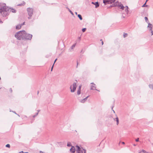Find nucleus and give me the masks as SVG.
<instances>
[{
  "instance_id": "f257e3e1",
  "label": "nucleus",
  "mask_w": 153,
  "mask_h": 153,
  "mask_svg": "<svg viewBox=\"0 0 153 153\" xmlns=\"http://www.w3.org/2000/svg\"><path fill=\"white\" fill-rule=\"evenodd\" d=\"M10 12V10L6 7L5 4L0 3V13L3 16L8 15Z\"/></svg>"
},
{
  "instance_id": "f03ea898",
  "label": "nucleus",
  "mask_w": 153,
  "mask_h": 153,
  "mask_svg": "<svg viewBox=\"0 0 153 153\" xmlns=\"http://www.w3.org/2000/svg\"><path fill=\"white\" fill-rule=\"evenodd\" d=\"M25 32V31L24 30L19 31L16 33L15 36L18 40H24V35Z\"/></svg>"
},
{
  "instance_id": "7ed1b4c3",
  "label": "nucleus",
  "mask_w": 153,
  "mask_h": 153,
  "mask_svg": "<svg viewBox=\"0 0 153 153\" xmlns=\"http://www.w3.org/2000/svg\"><path fill=\"white\" fill-rule=\"evenodd\" d=\"M27 10L28 15L29 16L28 19H31V17L33 14V9L32 8L28 7L27 8Z\"/></svg>"
},
{
  "instance_id": "20e7f679",
  "label": "nucleus",
  "mask_w": 153,
  "mask_h": 153,
  "mask_svg": "<svg viewBox=\"0 0 153 153\" xmlns=\"http://www.w3.org/2000/svg\"><path fill=\"white\" fill-rule=\"evenodd\" d=\"M116 6H118L120 7V8L123 10L124 7L123 5L121 3H119L118 1L116 2L115 3L111 5L110 6L111 7H114Z\"/></svg>"
},
{
  "instance_id": "39448f33",
  "label": "nucleus",
  "mask_w": 153,
  "mask_h": 153,
  "mask_svg": "<svg viewBox=\"0 0 153 153\" xmlns=\"http://www.w3.org/2000/svg\"><path fill=\"white\" fill-rule=\"evenodd\" d=\"M24 34V40L25 39L27 40H31L32 37V34L27 33L26 32Z\"/></svg>"
},
{
  "instance_id": "423d86ee",
  "label": "nucleus",
  "mask_w": 153,
  "mask_h": 153,
  "mask_svg": "<svg viewBox=\"0 0 153 153\" xmlns=\"http://www.w3.org/2000/svg\"><path fill=\"white\" fill-rule=\"evenodd\" d=\"M76 83L74 82L73 84V85H71L70 87V89H71V92H74L76 88Z\"/></svg>"
},
{
  "instance_id": "0eeeda50",
  "label": "nucleus",
  "mask_w": 153,
  "mask_h": 153,
  "mask_svg": "<svg viewBox=\"0 0 153 153\" xmlns=\"http://www.w3.org/2000/svg\"><path fill=\"white\" fill-rule=\"evenodd\" d=\"M116 0H103V3L105 5L112 4Z\"/></svg>"
},
{
  "instance_id": "6e6552de",
  "label": "nucleus",
  "mask_w": 153,
  "mask_h": 153,
  "mask_svg": "<svg viewBox=\"0 0 153 153\" xmlns=\"http://www.w3.org/2000/svg\"><path fill=\"white\" fill-rule=\"evenodd\" d=\"M91 84H93L94 85H91V90H95L97 91H99V90H98L97 89H96V86L95 84H94V83L93 82H92L91 83Z\"/></svg>"
},
{
  "instance_id": "1a4fd4ad",
  "label": "nucleus",
  "mask_w": 153,
  "mask_h": 153,
  "mask_svg": "<svg viewBox=\"0 0 153 153\" xmlns=\"http://www.w3.org/2000/svg\"><path fill=\"white\" fill-rule=\"evenodd\" d=\"M76 147L77 148L76 152L83 153V151L81 150L80 148L78 145H76Z\"/></svg>"
},
{
  "instance_id": "9d476101",
  "label": "nucleus",
  "mask_w": 153,
  "mask_h": 153,
  "mask_svg": "<svg viewBox=\"0 0 153 153\" xmlns=\"http://www.w3.org/2000/svg\"><path fill=\"white\" fill-rule=\"evenodd\" d=\"M91 4L95 5V8H97L99 6V4L98 2H92Z\"/></svg>"
},
{
  "instance_id": "9b49d317",
  "label": "nucleus",
  "mask_w": 153,
  "mask_h": 153,
  "mask_svg": "<svg viewBox=\"0 0 153 153\" xmlns=\"http://www.w3.org/2000/svg\"><path fill=\"white\" fill-rule=\"evenodd\" d=\"M70 151L72 153H74L75 152V148L74 146H71V148L70 149Z\"/></svg>"
},
{
  "instance_id": "f8f14e48",
  "label": "nucleus",
  "mask_w": 153,
  "mask_h": 153,
  "mask_svg": "<svg viewBox=\"0 0 153 153\" xmlns=\"http://www.w3.org/2000/svg\"><path fill=\"white\" fill-rule=\"evenodd\" d=\"M89 96L87 97H86L84 98L83 100H82L80 101V102L82 103H84L87 100Z\"/></svg>"
},
{
  "instance_id": "ddd939ff",
  "label": "nucleus",
  "mask_w": 153,
  "mask_h": 153,
  "mask_svg": "<svg viewBox=\"0 0 153 153\" xmlns=\"http://www.w3.org/2000/svg\"><path fill=\"white\" fill-rule=\"evenodd\" d=\"M148 27L149 28L150 30H152V25L149 22V23H148Z\"/></svg>"
},
{
  "instance_id": "4468645a",
  "label": "nucleus",
  "mask_w": 153,
  "mask_h": 153,
  "mask_svg": "<svg viewBox=\"0 0 153 153\" xmlns=\"http://www.w3.org/2000/svg\"><path fill=\"white\" fill-rule=\"evenodd\" d=\"M114 121H116L117 122V125H118L119 123V119L117 117L115 118L114 119Z\"/></svg>"
},
{
  "instance_id": "2eb2a0df",
  "label": "nucleus",
  "mask_w": 153,
  "mask_h": 153,
  "mask_svg": "<svg viewBox=\"0 0 153 153\" xmlns=\"http://www.w3.org/2000/svg\"><path fill=\"white\" fill-rule=\"evenodd\" d=\"M21 27V25L20 24H18L16 26V29H19Z\"/></svg>"
},
{
  "instance_id": "dca6fc26",
  "label": "nucleus",
  "mask_w": 153,
  "mask_h": 153,
  "mask_svg": "<svg viewBox=\"0 0 153 153\" xmlns=\"http://www.w3.org/2000/svg\"><path fill=\"white\" fill-rule=\"evenodd\" d=\"M126 8L125 9V11L126 13L127 14L128 13V6H126Z\"/></svg>"
},
{
  "instance_id": "f3484780",
  "label": "nucleus",
  "mask_w": 153,
  "mask_h": 153,
  "mask_svg": "<svg viewBox=\"0 0 153 153\" xmlns=\"http://www.w3.org/2000/svg\"><path fill=\"white\" fill-rule=\"evenodd\" d=\"M9 9L10 10V11H11L12 13H15L16 12V10H15L13 8H12V9L10 8V9Z\"/></svg>"
},
{
  "instance_id": "a211bd4d",
  "label": "nucleus",
  "mask_w": 153,
  "mask_h": 153,
  "mask_svg": "<svg viewBox=\"0 0 153 153\" xmlns=\"http://www.w3.org/2000/svg\"><path fill=\"white\" fill-rule=\"evenodd\" d=\"M144 19H145V20L146 22L147 23H149V21L148 19V18L147 17H144Z\"/></svg>"
},
{
  "instance_id": "6ab92c4d",
  "label": "nucleus",
  "mask_w": 153,
  "mask_h": 153,
  "mask_svg": "<svg viewBox=\"0 0 153 153\" xmlns=\"http://www.w3.org/2000/svg\"><path fill=\"white\" fill-rule=\"evenodd\" d=\"M77 16L80 20H81L82 19V16L80 14H78L77 15Z\"/></svg>"
},
{
  "instance_id": "aec40b11",
  "label": "nucleus",
  "mask_w": 153,
  "mask_h": 153,
  "mask_svg": "<svg viewBox=\"0 0 153 153\" xmlns=\"http://www.w3.org/2000/svg\"><path fill=\"white\" fill-rule=\"evenodd\" d=\"M149 87L153 90V84H150L149 85Z\"/></svg>"
},
{
  "instance_id": "412c9836",
  "label": "nucleus",
  "mask_w": 153,
  "mask_h": 153,
  "mask_svg": "<svg viewBox=\"0 0 153 153\" xmlns=\"http://www.w3.org/2000/svg\"><path fill=\"white\" fill-rule=\"evenodd\" d=\"M80 93H81V91L80 90V89H78V91H77V95H79L80 94Z\"/></svg>"
},
{
  "instance_id": "4be33fe9",
  "label": "nucleus",
  "mask_w": 153,
  "mask_h": 153,
  "mask_svg": "<svg viewBox=\"0 0 153 153\" xmlns=\"http://www.w3.org/2000/svg\"><path fill=\"white\" fill-rule=\"evenodd\" d=\"M76 45V44H74L71 47V49H73L75 46V45Z\"/></svg>"
},
{
  "instance_id": "5701e85b",
  "label": "nucleus",
  "mask_w": 153,
  "mask_h": 153,
  "mask_svg": "<svg viewBox=\"0 0 153 153\" xmlns=\"http://www.w3.org/2000/svg\"><path fill=\"white\" fill-rule=\"evenodd\" d=\"M67 146L68 147L71 146V143L70 142H68L67 143Z\"/></svg>"
},
{
  "instance_id": "b1692460",
  "label": "nucleus",
  "mask_w": 153,
  "mask_h": 153,
  "mask_svg": "<svg viewBox=\"0 0 153 153\" xmlns=\"http://www.w3.org/2000/svg\"><path fill=\"white\" fill-rule=\"evenodd\" d=\"M68 11L73 16L74 15L73 12L70 9H68Z\"/></svg>"
},
{
  "instance_id": "393cba45",
  "label": "nucleus",
  "mask_w": 153,
  "mask_h": 153,
  "mask_svg": "<svg viewBox=\"0 0 153 153\" xmlns=\"http://www.w3.org/2000/svg\"><path fill=\"white\" fill-rule=\"evenodd\" d=\"M86 28H83L82 29V32H84L86 31Z\"/></svg>"
},
{
  "instance_id": "a878e982",
  "label": "nucleus",
  "mask_w": 153,
  "mask_h": 153,
  "mask_svg": "<svg viewBox=\"0 0 153 153\" xmlns=\"http://www.w3.org/2000/svg\"><path fill=\"white\" fill-rule=\"evenodd\" d=\"M6 147H7V148H10V145L9 144H7L6 145Z\"/></svg>"
},
{
  "instance_id": "bb28decb",
  "label": "nucleus",
  "mask_w": 153,
  "mask_h": 153,
  "mask_svg": "<svg viewBox=\"0 0 153 153\" xmlns=\"http://www.w3.org/2000/svg\"><path fill=\"white\" fill-rule=\"evenodd\" d=\"M128 35V34L127 33H124L123 34V37L124 38H125Z\"/></svg>"
},
{
  "instance_id": "cd10ccee",
  "label": "nucleus",
  "mask_w": 153,
  "mask_h": 153,
  "mask_svg": "<svg viewBox=\"0 0 153 153\" xmlns=\"http://www.w3.org/2000/svg\"><path fill=\"white\" fill-rule=\"evenodd\" d=\"M149 6L146 4H144V7H148Z\"/></svg>"
},
{
  "instance_id": "c85d7f7f",
  "label": "nucleus",
  "mask_w": 153,
  "mask_h": 153,
  "mask_svg": "<svg viewBox=\"0 0 153 153\" xmlns=\"http://www.w3.org/2000/svg\"><path fill=\"white\" fill-rule=\"evenodd\" d=\"M25 22H24L20 25H21V26H22L24 25L25 24Z\"/></svg>"
},
{
  "instance_id": "c756f323",
  "label": "nucleus",
  "mask_w": 153,
  "mask_h": 153,
  "mask_svg": "<svg viewBox=\"0 0 153 153\" xmlns=\"http://www.w3.org/2000/svg\"><path fill=\"white\" fill-rule=\"evenodd\" d=\"M19 153H29L28 152H24L23 151H21L19 152Z\"/></svg>"
},
{
  "instance_id": "7c9ffc66",
  "label": "nucleus",
  "mask_w": 153,
  "mask_h": 153,
  "mask_svg": "<svg viewBox=\"0 0 153 153\" xmlns=\"http://www.w3.org/2000/svg\"><path fill=\"white\" fill-rule=\"evenodd\" d=\"M139 140V138H137L135 140V141L136 142H138Z\"/></svg>"
},
{
  "instance_id": "2f4dec72",
  "label": "nucleus",
  "mask_w": 153,
  "mask_h": 153,
  "mask_svg": "<svg viewBox=\"0 0 153 153\" xmlns=\"http://www.w3.org/2000/svg\"><path fill=\"white\" fill-rule=\"evenodd\" d=\"M53 65H54V64H53V66H52V67H51V71H52V70H53Z\"/></svg>"
},
{
  "instance_id": "473e14b6",
  "label": "nucleus",
  "mask_w": 153,
  "mask_h": 153,
  "mask_svg": "<svg viewBox=\"0 0 153 153\" xmlns=\"http://www.w3.org/2000/svg\"><path fill=\"white\" fill-rule=\"evenodd\" d=\"M10 91L11 92V93H12V88H10Z\"/></svg>"
},
{
  "instance_id": "72a5a7b5",
  "label": "nucleus",
  "mask_w": 153,
  "mask_h": 153,
  "mask_svg": "<svg viewBox=\"0 0 153 153\" xmlns=\"http://www.w3.org/2000/svg\"><path fill=\"white\" fill-rule=\"evenodd\" d=\"M138 153H143V149H142V151L141 152H139Z\"/></svg>"
},
{
  "instance_id": "f704fd0d",
  "label": "nucleus",
  "mask_w": 153,
  "mask_h": 153,
  "mask_svg": "<svg viewBox=\"0 0 153 153\" xmlns=\"http://www.w3.org/2000/svg\"><path fill=\"white\" fill-rule=\"evenodd\" d=\"M57 59H55V61H54V63H53V64H54L56 62V61L57 60Z\"/></svg>"
},
{
  "instance_id": "c9c22d12",
  "label": "nucleus",
  "mask_w": 153,
  "mask_h": 153,
  "mask_svg": "<svg viewBox=\"0 0 153 153\" xmlns=\"http://www.w3.org/2000/svg\"><path fill=\"white\" fill-rule=\"evenodd\" d=\"M84 151V153H86V150L85 149H83Z\"/></svg>"
},
{
  "instance_id": "e433bc0d",
  "label": "nucleus",
  "mask_w": 153,
  "mask_h": 153,
  "mask_svg": "<svg viewBox=\"0 0 153 153\" xmlns=\"http://www.w3.org/2000/svg\"><path fill=\"white\" fill-rule=\"evenodd\" d=\"M152 35H153V31L151 30Z\"/></svg>"
},
{
  "instance_id": "4c0bfd02",
  "label": "nucleus",
  "mask_w": 153,
  "mask_h": 153,
  "mask_svg": "<svg viewBox=\"0 0 153 153\" xmlns=\"http://www.w3.org/2000/svg\"><path fill=\"white\" fill-rule=\"evenodd\" d=\"M80 89V90L81 91V86H79V88L78 89Z\"/></svg>"
},
{
  "instance_id": "58836bf2",
  "label": "nucleus",
  "mask_w": 153,
  "mask_h": 153,
  "mask_svg": "<svg viewBox=\"0 0 153 153\" xmlns=\"http://www.w3.org/2000/svg\"><path fill=\"white\" fill-rule=\"evenodd\" d=\"M38 112H37V113H36V114H35V115H36V116H37V115H38Z\"/></svg>"
},
{
  "instance_id": "ea45409f",
  "label": "nucleus",
  "mask_w": 153,
  "mask_h": 153,
  "mask_svg": "<svg viewBox=\"0 0 153 153\" xmlns=\"http://www.w3.org/2000/svg\"><path fill=\"white\" fill-rule=\"evenodd\" d=\"M144 153H148V152H147L146 151H145L144 150Z\"/></svg>"
},
{
  "instance_id": "a19ab883",
  "label": "nucleus",
  "mask_w": 153,
  "mask_h": 153,
  "mask_svg": "<svg viewBox=\"0 0 153 153\" xmlns=\"http://www.w3.org/2000/svg\"><path fill=\"white\" fill-rule=\"evenodd\" d=\"M36 115H35L33 116V117H36Z\"/></svg>"
},
{
  "instance_id": "79ce46f5",
  "label": "nucleus",
  "mask_w": 153,
  "mask_h": 153,
  "mask_svg": "<svg viewBox=\"0 0 153 153\" xmlns=\"http://www.w3.org/2000/svg\"><path fill=\"white\" fill-rule=\"evenodd\" d=\"M122 143L123 144H125V143H124V142H122Z\"/></svg>"
},
{
  "instance_id": "37998d69",
  "label": "nucleus",
  "mask_w": 153,
  "mask_h": 153,
  "mask_svg": "<svg viewBox=\"0 0 153 153\" xmlns=\"http://www.w3.org/2000/svg\"><path fill=\"white\" fill-rule=\"evenodd\" d=\"M102 45H103V41H102Z\"/></svg>"
},
{
  "instance_id": "c03bdc74",
  "label": "nucleus",
  "mask_w": 153,
  "mask_h": 153,
  "mask_svg": "<svg viewBox=\"0 0 153 153\" xmlns=\"http://www.w3.org/2000/svg\"><path fill=\"white\" fill-rule=\"evenodd\" d=\"M0 23H2V22L0 19Z\"/></svg>"
},
{
  "instance_id": "a18cd8bd",
  "label": "nucleus",
  "mask_w": 153,
  "mask_h": 153,
  "mask_svg": "<svg viewBox=\"0 0 153 153\" xmlns=\"http://www.w3.org/2000/svg\"><path fill=\"white\" fill-rule=\"evenodd\" d=\"M13 113H15V114H17L16 113L15 111H13Z\"/></svg>"
},
{
  "instance_id": "49530a36",
  "label": "nucleus",
  "mask_w": 153,
  "mask_h": 153,
  "mask_svg": "<svg viewBox=\"0 0 153 153\" xmlns=\"http://www.w3.org/2000/svg\"><path fill=\"white\" fill-rule=\"evenodd\" d=\"M75 13L76 15H77V13L76 12H75Z\"/></svg>"
},
{
  "instance_id": "de8ad7c7",
  "label": "nucleus",
  "mask_w": 153,
  "mask_h": 153,
  "mask_svg": "<svg viewBox=\"0 0 153 153\" xmlns=\"http://www.w3.org/2000/svg\"><path fill=\"white\" fill-rule=\"evenodd\" d=\"M66 8L68 9H68H69L68 7H66Z\"/></svg>"
},
{
  "instance_id": "09e8293b",
  "label": "nucleus",
  "mask_w": 153,
  "mask_h": 153,
  "mask_svg": "<svg viewBox=\"0 0 153 153\" xmlns=\"http://www.w3.org/2000/svg\"><path fill=\"white\" fill-rule=\"evenodd\" d=\"M113 110V111L114 113H115V111H114V110Z\"/></svg>"
},
{
  "instance_id": "8fccbe9b",
  "label": "nucleus",
  "mask_w": 153,
  "mask_h": 153,
  "mask_svg": "<svg viewBox=\"0 0 153 153\" xmlns=\"http://www.w3.org/2000/svg\"><path fill=\"white\" fill-rule=\"evenodd\" d=\"M147 2H146H146L145 3H144V4H146Z\"/></svg>"
},
{
  "instance_id": "3c124183",
  "label": "nucleus",
  "mask_w": 153,
  "mask_h": 153,
  "mask_svg": "<svg viewBox=\"0 0 153 153\" xmlns=\"http://www.w3.org/2000/svg\"><path fill=\"white\" fill-rule=\"evenodd\" d=\"M18 6H21V4H19V5H18Z\"/></svg>"
},
{
  "instance_id": "603ef678",
  "label": "nucleus",
  "mask_w": 153,
  "mask_h": 153,
  "mask_svg": "<svg viewBox=\"0 0 153 153\" xmlns=\"http://www.w3.org/2000/svg\"><path fill=\"white\" fill-rule=\"evenodd\" d=\"M76 153H81V152H76Z\"/></svg>"
},
{
  "instance_id": "864d4df0",
  "label": "nucleus",
  "mask_w": 153,
  "mask_h": 153,
  "mask_svg": "<svg viewBox=\"0 0 153 153\" xmlns=\"http://www.w3.org/2000/svg\"><path fill=\"white\" fill-rule=\"evenodd\" d=\"M144 7L143 5L142 6V7Z\"/></svg>"
},
{
  "instance_id": "5fc2aeb1",
  "label": "nucleus",
  "mask_w": 153,
  "mask_h": 153,
  "mask_svg": "<svg viewBox=\"0 0 153 153\" xmlns=\"http://www.w3.org/2000/svg\"><path fill=\"white\" fill-rule=\"evenodd\" d=\"M39 91H38V92H37V94H39Z\"/></svg>"
},
{
  "instance_id": "6e6d98bb",
  "label": "nucleus",
  "mask_w": 153,
  "mask_h": 153,
  "mask_svg": "<svg viewBox=\"0 0 153 153\" xmlns=\"http://www.w3.org/2000/svg\"><path fill=\"white\" fill-rule=\"evenodd\" d=\"M133 145H134V146H136V145L135 144H134Z\"/></svg>"
},
{
  "instance_id": "4d7b16f0",
  "label": "nucleus",
  "mask_w": 153,
  "mask_h": 153,
  "mask_svg": "<svg viewBox=\"0 0 153 153\" xmlns=\"http://www.w3.org/2000/svg\"><path fill=\"white\" fill-rule=\"evenodd\" d=\"M39 110H38V112H39Z\"/></svg>"
},
{
  "instance_id": "13d9d810",
  "label": "nucleus",
  "mask_w": 153,
  "mask_h": 153,
  "mask_svg": "<svg viewBox=\"0 0 153 153\" xmlns=\"http://www.w3.org/2000/svg\"><path fill=\"white\" fill-rule=\"evenodd\" d=\"M24 4H25V2H24Z\"/></svg>"
},
{
  "instance_id": "bf43d9fd",
  "label": "nucleus",
  "mask_w": 153,
  "mask_h": 153,
  "mask_svg": "<svg viewBox=\"0 0 153 153\" xmlns=\"http://www.w3.org/2000/svg\"><path fill=\"white\" fill-rule=\"evenodd\" d=\"M114 106H112V109H113V107Z\"/></svg>"
},
{
  "instance_id": "052dcab7",
  "label": "nucleus",
  "mask_w": 153,
  "mask_h": 153,
  "mask_svg": "<svg viewBox=\"0 0 153 153\" xmlns=\"http://www.w3.org/2000/svg\"><path fill=\"white\" fill-rule=\"evenodd\" d=\"M149 0H146V2H147V1H148Z\"/></svg>"
},
{
  "instance_id": "680f3d73",
  "label": "nucleus",
  "mask_w": 153,
  "mask_h": 153,
  "mask_svg": "<svg viewBox=\"0 0 153 153\" xmlns=\"http://www.w3.org/2000/svg\"><path fill=\"white\" fill-rule=\"evenodd\" d=\"M78 65V63L77 62V66Z\"/></svg>"
},
{
  "instance_id": "e2e57ef3",
  "label": "nucleus",
  "mask_w": 153,
  "mask_h": 153,
  "mask_svg": "<svg viewBox=\"0 0 153 153\" xmlns=\"http://www.w3.org/2000/svg\"><path fill=\"white\" fill-rule=\"evenodd\" d=\"M144 15H146L145 14V13H144Z\"/></svg>"
},
{
  "instance_id": "0e129e2a",
  "label": "nucleus",
  "mask_w": 153,
  "mask_h": 153,
  "mask_svg": "<svg viewBox=\"0 0 153 153\" xmlns=\"http://www.w3.org/2000/svg\"><path fill=\"white\" fill-rule=\"evenodd\" d=\"M80 37H79V39H80Z\"/></svg>"
},
{
  "instance_id": "69168bd1",
  "label": "nucleus",
  "mask_w": 153,
  "mask_h": 153,
  "mask_svg": "<svg viewBox=\"0 0 153 153\" xmlns=\"http://www.w3.org/2000/svg\"><path fill=\"white\" fill-rule=\"evenodd\" d=\"M80 37H79V39H80Z\"/></svg>"
},
{
  "instance_id": "338daca9",
  "label": "nucleus",
  "mask_w": 153,
  "mask_h": 153,
  "mask_svg": "<svg viewBox=\"0 0 153 153\" xmlns=\"http://www.w3.org/2000/svg\"><path fill=\"white\" fill-rule=\"evenodd\" d=\"M102 39L100 40V41H102Z\"/></svg>"
}]
</instances>
